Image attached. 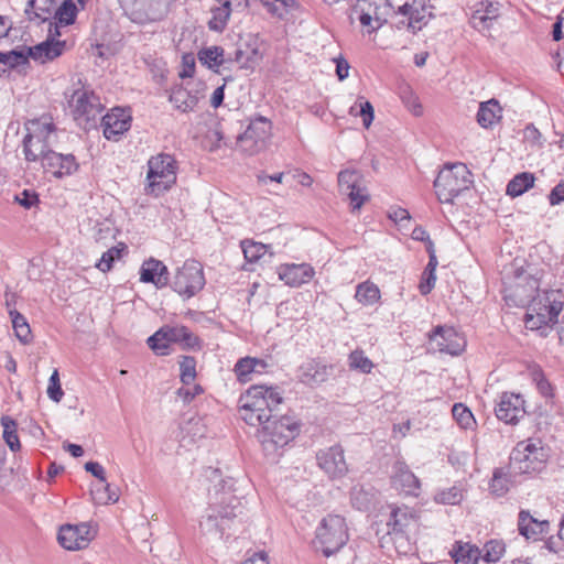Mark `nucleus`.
Listing matches in <instances>:
<instances>
[{
	"mask_svg": "<svg viewBox=\"0 0 564 564\" xmlns=\"http://www.w3.org/2000/svg\"><path fill=\"white\" fill-rule=\"evenodd\" d=\"M240 514H242L240 500L236 496L223 497L219 506L212 508L210 512L203 518L200 529L204 532H215L223 536L230 528L229 522Z\"/></svg>",
	"mask_w": 564,
	"mask_h": 564,
	"instance_id": "8",
	"label": "nucleus"
},
{
	"mask_svg": "<svg viewBox=\"0 0 564 564\" xmlns=\"http://www.w3.org/2000/svg\"><path fill=\"white\" fill-rule=\"evenodd\" d=\"M549 459V448L540 438L518 442L509 457L510 470L519 476L541 473Z\"/></svg>",
	"mask_w": 564,
	"mask_h": 564,
	"instance_id": "3",
	"label": "nucleus"
},
{
	"mask_svg": "<svg viewBox=\"0 0 564 564\" xmlns=\"http://www.w3.org/2000/svg\"><path fill=\"white\" fill-rule=\"evenodd\" d=\"M473 184V174L464 163L446 164L434 181L437 199L442 204H452L454 198Z\"/></svg>",
	"mask_w": 564,
	"mask_h": 564,
	"instance_id": "4",
	"label": "nucleus"
},
{
	"mask_svg": "<svg viewBox=\"0 0 564 564\" xmlns=\"http://www.w3.org/2000/svg\"><path fill=\"white\" fill-rule=\"evenodd\" d=\"M355 297L364 305H373L380 299V290L375 283L366 281L357 285Z\"/></svg>",
	"mask_w": 564,
	"mask_h": 564,
	"instance_id": "36",
	"label": "nucleus"
},
{
	"mask_svg": "<svg viewBox=\"0 0 564 564\" xmlns=\"http://www.w3.org/2000/svg\"><path fill=\"white\" fill-rule=\"evenodd\" d=\"M177 170L173 155L160 153L151 156L148 161L145 194L159 197L170 191L176 184Z\"/></svg>",
	"mask_w": 564,
	"mask_h": 564,
	"instance_id": "5",
	"label": "nucleus"
},
{
	"mask_svg": "<svg viewBox=\"0 0 564 564\" xmlns=\"http://www.w3.org/2000/svg\"><path fill=\"white\" fill-rule=\"evenodd\" d=\"M28 133L23 138V153L29 162L42 161L51 151L50 138L55 128L51 122L32 120L26 124Z\"/></svg>",
	"mask_w": 564,
	"mask_h": 564,
	"instance_id": "7",
	"label": "nucleus"
},
{
	"mask_svg": "<svg viewBox=\"0 0 564 564\" xmlns=\"http://www.w3.org/2000/svg\"><path fill=\"white\" fill-rule=\"evenodd\" d=\"M391 484L394 489L404 495L419 496L420 480L402 460H397L392 466Z\"/></svg>",
	"mask_w": 564,
	"mask_h": 564,
	"instance_id": "20",
	"label": "nucleus"
},
{
	"mask_svg": "<svg viewBox=\"0 0 564 564\" xmlns=\"http://www.w3.org/2000/svg\"><path fill=\"white\" fill-rule=\"evenodd\" d=\"M463 499V491L457 486L443 489L435 495V501L443 505H457Z\"/></svg>",
	"mask_w": 564,
	"mask_h": 564,
	"instance_id": "52",
	"label": "nucleus"
},
{
	"mask_svg": "<svg viewBox=\"0 0 564 564\" xmlns=\"http://www.w3.org/2000/svg\"><path fill=\"white\" fill-rule=\"evenodd\" d=\"M15 200L26 209L32 208L40 202L36 192L31 189H23L20 194L15 195Z\"/></svg>",
	"mask_w": 564,
	"mask_h": 564,
	"instance_id": "60",
	"label": "nucleus"
},
{
	"mask_svg": "<svg viewBox=\"0 0 564 564\" xmlns=\"http://www.w3.org/2000/svg\"><path fill=\"white\" fill-rule=\"evenodd\" d=\"M197 58L203 66L215 73H219V67L228 62L225 57V50L218 45L200 48L197 53Z\"/></svg>",
	"mask_w": 564,
	"mask_h": 564,
	"instance_id": "29",
	"label": "nucleus"
},
{
	"mask_svg": "<svg viewBox=\"0 0 564 564\" xmlns=\"http://www.w3.org/2000/svg\"><path fill=\"white\" fill-rule=\"evenodd\" d=\"M402 101L405 107L416 117L423 113V108L419 97L410 89L406 88L401 95Z\"/></svg>",
	"mask_w": 564,
	"mask_h": 564,
	"instance_id": "56",
	"label": "nucleus"
},
{
	"mask_svg": "<svg viewBox=\"0 0 564 564\" xmlns=\"http://www.w3.org/2000/svg\"><path fill=\"white\" fill-rule=\"evenodd\" d=\"M317 464L328 477L341 478L348 471L345 460L344 449L340 445H334L325 449H321L316 454Z\"/></svg>",
	"mask_w": 564,
	"mask_h": 564,
	"instance_id": "14",
	"label": "nucleus"
},
{
	"mask_svg": "<svg viewBox=\"0 0 564 564\" xmlns=\"http://www.w3.org/2000/svg\"><path fill=\"white\" fill-rule=\"evenodd\" d=\"M432 7H429L425 0H411L400 6L398 13L408 18V26L413 33L422 30V28L432 18Z\"/></svg>",
	"mask_w": 564,
	"mask_h": 564,
	"instance_id": "21",
	"label": "nucleus"
},
{
	"mask_svg": "<svg viewBox=\"0 0 564 564\" xmlns=\"http://www.w3.org/2000/svg\"><path fill=\"white\" fill-rule=\"evenodd\" d=\"M535 177L530 172H522L513 176L507 184L506 193L511 197H518L533 187Z\"/></svg>",
	"mask_w": 564,
	"mask_h": 564,
	"instance_id": "33",
	"label": "nucleus"
},
{
	"mask_svg": "<svg viewBox=\"0 0 564 564\" xmlns=\"http://www.w3.org/2000/svg\"><path fill=\"white\" fill-rule=\"evenodd\" d=\"M169 329V325H163L160 327L153 335H151L147 343L148 346L154 351L156 356H167L170 355V345L172 341L166 338V336H160V333H164Z\"/></svg>",
	"mask_w": 564,
	"mask_h": 564,
	"instance_id": "39",
	"label": "nucleus"
},
{
	"mask_svg": "<svg viewBox=\"0 0 564 564\" xmlns=\"http://www.w3.org/2000/svg\"><path fill=\"white\" fill-rule=\"evenodd\" d=\"M453 419L464 430H473L476 420L473 412L463 403H455L452 409Z\"/></svg>",
	"mask_w": 564,
	"mask_h": 564,
	"instance_id": "42",
	"label": "nucleus"
},
{
	"mask_svg": "<svg viewBox=\"0 0 564 564\" xmlns=\"http://www.w3.org/2000/svg\"><path fill=\"white\" fill-rule=\"evenodd\" d=\"M294 0H261V3L268 9L269 12L276 15H282L285 8L290 7Z\"/></svg>",
	"mask_w": 564,
	"mask_h": 564,
	"instance_id": "62",
	"label": "nucleus"
},
{
	"mask_svg": "<svg viewBox=\"0 0 564 564\" xmlns=\"http://www.w3.org/2000/svg\"><path fill=\"white\" fill-rule=\"evenodd\" d=\"M196 365L197 361L195 357L183 355L178 359V366H180V380L183 384H191L194 382L197 372H196Z\"/></svg>",
	"mask_w": 564,
	"mask_h": 564,
	"instance_id": "40",
	"label": "nucleus"
},
{
	"mask_svg": "<svg viewBox=\"0 0 564 564\" xmlns=\"http://www.w3.org/2000/svg\"><path fill=\"white\" fill-rule=\"evenodd\" d=\"M10 317L17 338L24 345L29 344L32 334L26 318L18 311H10Z\"/></svg>",
	"mask_w": 564,
	"mask_h": 564,
	"instance_id": "37",
	"label": "nucleus"
},
{
	"mask_svg": "<svg viewBox=\"0 0 564 564\" xmlns=\"http://www.w3.org/2000/svg\"><path fill=\"white\" fill-rule=\"evenodd\" d=\"M121 251L122 249H119L118 247H112L108 249L106 252L102 253L96 267L101 272L109 271L112 268L115 260L120 258Z\"/></svg>",
	"mask_w": 564,
	"mask_h": 564,
	"instance_id": "57",
	"label": "nucleus"
},
{
	"mask_svg": "<svg viewBox=\"0 0 564 564\" xmlns=\"http://www.w3.org/2000/svg\"><path fill=\"white\" fill-rule=\"evenodd\" d=\"M455 564H477L481 557V550L468 542H455L451 552Z\"/></svg>",
	"mask_w": 564,
	"mask_h": 564,
	"instance_id": "30",
	"label": "nucleus"
},
{
	"mask_svg": "<svg viewBox=\"0 0 564 564\" xmlns=\"http://www.w3.org/2000/svg\"><path fill=\"white\" fill-rule=\"evenodd\" d=\"M257 364H259L258 358H240L234 367V372L237 377V380L241 383H247L251 381V375L254 372V365Z\"/></svg>",
	"mask_w": 564,
	"mask_h": 564,
	"instance_id": "41",
	"label": "nucleus"
},
{
	"mask_svg": "<svg viewBox=\"0 0 564 564\" xmlns=\"http://www.w3.org/2000/svg\"><path fill=\"white\" fill-rule=\"evenodd\" d=\"M241 248L245 256V259L249 263H254L259 259H261L267 252V246L260 242H254L251 240L241 241Z\"/></svg>",
	"mask_w": 564,
	"mask_h": 564,
	"instance_id": "48",
	"label": "nucleus"
},
{
	"mask_svg": "<svg viewBox=\"0 0 564 564\" xmlns=\"http://www.w3.org/2000/svg\"><path fill=\"white\" fill-rule=\"evenodd\" d=\"M94 496V500L100 505L115 503L119 499L118 490L115 487H111L107 480L105 482H100V487H97L91 490Z\"/></svg>",
	"mask_w": 564,
	"mask_h": 564,
	"instance_id": "45",
	"label": "nucleus"
},
{
	"mask_svg": "<svg viewBox=\"0 0 564 564\" xmlns=\"http://www.w3.org/2000/svg\"><path fill=\"white\" fill-rule=\"evenodd\" d=\"M524 324L528 329L538 330L549 324H552L550 315H543L541 313H534L529 311L525 314Z\"/></svg>",
	"mask_w": 564,
	"mask_h": 564,
	"instance_id": "53",
	"label": "nucleus"
},
{
	"mask_svg": "<svg viewBox=\"0 0 564 564\" xmlns=\"http://www.w3.org/2000/svg\"><path fill=\"white\" fill-rule=\"evenodd\" d=\"M26 48L29 58L44 64L61 56L66 50V42L62 40L46 39L44 42Z\"/></svg>",
	"mask_w": 564,
	"mask_h": 564,
	"instance_id": "25",
	"label": "nucleus"
},
{
	"mask_svg": "<svg viewBox=\"0 0 564 564\" xmlns=\"http://www.w3.org/2000/svg\"><path fill=\"white\" fill-rule=\"evenodd\" d=\"M348 364L350 369L361 373H370L373 368V362L359 349L349 354Z\"/></svg>",
	"mask_w": 564,
	"mask_h": 564,
	"instance_id": "46",
	"label": "nucleus"
},
{
	"mask_svg": "<svg viewBox=\"0 0 564 564\" xmlns=\"http://www.w3.org/2000/svg\"><path fill=\"white\" fill-rule=\"evenodd\" d=\"M130 109L115 107L101 120L102 133L107 140L118 141L131 127Z\"/></svg>",
	"mask_w": 564,
	"mask_h": 564,
	"instance_id": "15",
	"label": "nucleus"
},
{
	"mask_svg": "<svg viewBox=\"0 0 564 564\" xmlns=\"http://www.w3.org/2000/svg\"><path fill=\"white\" fill-rule=\"evenodd\" d=\"M518 477L520 476L513 474L509 465L507 467L496 468L489 485L490 492L496 497L505 496L512 486L520 481Z\"/></svg>",
	"mask_w": 564,
	"mask_h": 564,
	"instance_id": "27",
	"label": "nucleus"
},
{
	"mask_svg": "<svg viewBox=\"0 0 564 564\" xmlns=\"http://www.w3.org/2000/svg\"><path fill=\"white\" fill-rule=\"evenodd\" d=\"M278 275L286 285L299 288L314 278L315 270L308 263H285L278 268Z\"/></svg>",
	"mask_w": 564,
	"mask_h": 564,
	"instance_id": "22",
	"label": "nucleus"
},
{
	"mask_svg": "<svg viewBox=\"0 0 564 564\" xmlns=\"http://www.w3.org/2000/svg\"><path fill=\"white\" fill-rule=\"evenodd\" d=\"M525 280L531 291L527 297H532L529 305V311L546 315V312L549 313V307L547 303L544 302L543 292H539V281L532 276L525 278Z\"/></svg>",
	"mask_w": 564,
	"mask_h": 564,
	"instance_id": "35",
	"label": "nucleus"
},
{
	"mask_svg": "<svg viewBox=\"0 0 564 564\" xmlns=\"http://www.w3.org/2000/svg\"><path fill=\"white\" fill-rule=\"evenodd\" d=\"M55 0H30L25 12L30 20L48 21L54 10Z\"/></svg>",
	"mask_w": 564,
	"mask_h": 564,
	"instance_id": "34",
	"label": "nucleus"
},
{
	"mask_svg": "<svg viewBox=\"0 0 564 564\" xmlns=\"http://www.w3.org/2000/svg\"><path fill=\"white\" fill-rule=\"evenodd\" d=\"M498 17L499 3L489 0H482L474 6L469 23L474 29L484 31L488 30L492 21L497 20Z\"/></svg>",
	"mask_w": 564,
	"mask_h": 564,
	"instance_id": "24",
	"label": "nucleus"
},
{
	"mask_svg": "<svg viewBox=\"0 0 564 564\" xmlns=\"http://www.w3.org/2000/svg\"><path fill=\"white\" fill-rule=\"evenodd\" d=\"M330 369L327 365L311 359L300 367L299 378L301 382L308 386L319 384L327 380Z\"/></svg>",
	"mask_w": 564,
	"mask_h": 564,
	"instance_id": "26",
	"label": "nucleus"
},
{
	"mask_svg": "<svg viewBox=\"0 0 564 564\" xmlns=\"http://www.w3.org/2000/svg\"><path fill=\"white\" fill-rule=\"evenodd\" d=\"M74 87L68 99V106L74 118L86 122L95 120L104 109L99 97L89 85L83 84L80 78L74 84Z\"/></svg>",
	"mask_w": 564,
	"mask_h": 564,
	"instance_id": "9",
	"label": "nucleus"
},
{
	"mask_svg": "<svg viewBox=\"0 0 564 564\" xmlns=\"http://www.w3.org/2000/svg\"><path fill=\"white\" fill-rule=\"evenodd\" d=\"M208 471L210 473L208 477L213 481H218V484L215 486L216 491H221L224 494V497L232 496L231 492L234 491L235 487V479L231 477L227 478H220V470L218 468H208Z\"/></svg>",
	"mask_w": 564,
	"mask_h": 564,
	"instance_id": "51",
	"label": "nucleus"
},
{
	"mask_svg": "<svg viewBox=\"0 0 564 564\" xmlns=\"http://www.w3.org/2000/svg\"><path fill=\"white\" fill-rule=\"evenodd\" d=\"M272 123L262 116L252 119L242 134L238 137L241 150L250 155L265 148L271 138Z\"/></svg>",
	"mask_w": 564,
	"mask_h": 564,
	"instance_id": "11",
	"label": "nucleus"
},
{
	"mask_svg": "<svg viewBox=\"0 0 564 564\" xmlns=\"http://www.w3.org/2000/svg\"><path fill=\"white\" fill-rule=\"evenodd\" d=\"M436 274L435 272L424 271L422 281L420 282L419 289L422 295H427L435 286Z\"/></svg>",
	"mask_w": 564,
	"mask_h": 564,
	"instance_id": "64",
	"label": "nucleus"
},
{
	"mask_svg": "<svg viewBox=\"0 0 564 564\" xmlns=\"http://www.w3.org/2000/svg\"><path fill=\"white\" fill-rule=\"evenodd\" d=\"M77 11V7L73 0H64L58 9L55 10L53 18L61 25H70L76 20Z\"/></svg>",
	"mask_w": 564,
	"mask_h": 564,
	"instance_id": "43",
	"label": "nucleus"
},
{
	"mask_svg": "<svg viewBox=\"0 0 564 564\" xmlns=\"http://www.w3.org/2000/svg\"><path fill=\"white\" fill-rule=\"evenodd\" d=\"M525 401L519 393L502 392L495 408L497 419L506 424L516 425L524 417Z\"/></svg>",
	"mask_w": 564,
	"mask_h": 564,
	"instance_id": "12",
	"label": "nucleus"
},
{
	"mask_svg": "<svg viewBox=\"0 0 564 564\" xmlns=\"http://www.w3.org/2000/svg\"><path fill=\"white\" fill-rule=\"evenodd\" d=\"M140 281L152 283L156 289H163L170 282L169 269L162 261L150 258L140 268Z\"/></svg>",
	"mask_w": 564,
	"mask_h": 564,
	"instance_id": "23",
	"label": "nucleus"
},
{
	"mask_svg": "<svg viewBox=\"0 0 564 564\" xmlns=\"http://www.w3.org/2000/svg\"><path fill=\"white\" fill-rule=\"evenodd\" d=\"M91 539V528L87 523L62 525L57 535L59 544L69 551L85 549Z\"/></svg>",
	"mask_w": 564,
	"mask_h": 564,
	"instance_id": "16",
	"label": "nucleus"
},
{
	"mask_svg": "<svg viewBox=\"0 0 564 564\" xmlns=\"http://www.w3.org/2000/svg\"><path fill=\"white\" fill-rule=\"evenodd\" d=\"M360 174L357 171H340L338 174L339 191H348L352 186H357L360 183Z\"/></svg>",
	"mask_w": 564,
	"mask_h": 564,
	"instance_id": "54",
	"label": "nucleus"
},
{
	"mask_svg": "<svg viewBox=\"0 0 564 564\" xmlns=\"http://www.w3.org/2000/svg\"><path fill=\"white\" fill-rule=\"evenodd\" d=\"M195 74V57L193 54L187 53L182 56V70L178 76L184 78H192Z\"/></svg>",
	"mask_w": 564,
	"mask_h": 564,
	"instance_id": "61",
	"label": "nucleus"
},
{
	"mask_svg": "<svg viewBox=\"0 0 564 564\" xmlns=\"http://www.w3.org/2000/svg\"><path fill=\"white\" fill-rule=\"evenodd\" d=\"M46 173L54 177L62 178L78 170V163L73 154H62L51 150L41 161Z\"/></svg>",
	"mask_w": 564,
	"mask_h": 564,
	"instance_id": "18",
	"label": "nucleus"
},
{
	"mask_svg": "<svg viewBox=\"0 0 564 564\" xmlns=\"http://www.w3.org/2000/svg\"><path fill=\"white\" fill-rule=\"evenodd\" d=\"M505 553V543L499 540L488 541L481 551V557L487 563L498 562Z\"/></svg>",
	"mask_w": 564,
	"mask_h": 564,
	"instance_id": "47",
	"label": "nucleus"
},
{
	"mask_svg": "<svg viewBox=\"0 0 564 564\" xmlns=\"http://www.w3.org/2000/svg\"><path fill=\"white\" fill-rule=\"evenodd\" d=\"M358 21L364 28H366V32L368 34L378 31L382 26V21L380 18H373L370 12H366L364 10L360 11Z\"/></svg>",
	"mask_w": 564,
	"mask_h": 564,
	"instance_id": "58",
	"label": "nucleus"
},
{
	"mask_svg": "<svg viewBox=\"0 0 564 564\" xmlns=\"http://www.w3.org/2000/svg\"><path fill=\"white\" fill-rule=\"evenodd\" d=\"M29 62L28 48L12 50L7 53L0 52V64L14 68L20 65H25Z\"/></svg>",
	"mask_w": 564,
	"mask_h": 564,
	"instance_id": "49",
	"label": "nucleus"
},
{
	"mask_svg": "<svg viewBox=\"0 0 564 564\" xmlns=\"http://www.w3.org/2000/svg\"><path fill=\"white\" fill-rule=\"evenodd\" d=\"M340 194L346 195L350 200L351 210H358L368 200L369 195L365 187L359 184L352 186L348 191H343Z\"/></svg>",
	"mask_w": 564,
	"mask_h": 564,
	"instance_id": "50",
	"label": "nucleus"
},
{
	"mask_svg": "<svg viewBox=\"0 0 564 564\" xmlns=\"http://www.w3.org/2000/svg\"><path fill=\"white\" fill-rule=\"evenodd\" d=\"M283 398L278 387L254 384L238 400V413L248 425L258 426L257 438L265 455H276L300 433V423L292 415L278 416Z\"/></svg>",
	"mask_w": 564,
	"mask_h": 564,
	"instance_id": "1",
	"label": "nucleus"
},
{
	"mask_svg": "<svg viewBox=\"0 0 564 564\" xmlns=\"http://www.w3.org/2000/svg\"><path fill=\"white\" fill-rule=\"evenodd\" d=\"M518 531L525 540L536 542L550 533L551 523L549 520L538 519L529 510L522 509L518 514Z\"/></svg>",
	"mask_w": 564,
	"mask_h": 564,
	"instance_id": "17",
	"label": "nucleus"
},
{
	"mask_svg": "<svg viewBox=\"0 0 564 564\" xmlns=\"http://www.w3.org/2000/svg\"><path fill=\"white\" fill-rule=\"evenodd\" d=\"M501 107L496 99L481 102L477 111V122L480 127L491 128L501 118Z\"/></svg>",
	"mask_w": 564,
	"mask_h": 564,
	"instance_id": "31",
	"label": "nucleus"
},
{
	"mask_svg": "<svg viewBox=\"0 0 564 564\" xmlns=\"http://www.w3.org/2000/svg\"><path fill=\"white\" fill-rule=\"evenodd\" d=\"M544 302L547 303L549 313L552 324L557 322V317L563 310V294L558 290L543 291Z\"/></svg>",
	"mask_w": 564,
	"mask_h": 564,
	"instance_id": "38",
	"label": "nucleus"
},
{
	"mask_svg": "<svg viewBox=\"0 0 564 564\" xmlns=\"http://www.w3.org/2000/svg\"><path fill=\"white\" fill-rule=\"evenodd\" d=\"M359 116L362 119V123L365 128H369L375 118V110L370 101L366 100L364 97H359Z\"/></svg>",
	"mask_w": 564,
	"mask_h": 564,
	"instance_id": "59",
	"label": "nucleus"
},
{
	"mask_svg": "<svg viewBox=\"0 0 564 564\" xmlns=\"http://www.w3.org/2000/svg\"><path fill=\"white\" fill-rule=\"evenodd\" d=\"M348 528L344 517L328 514L316 529L314 545L323 555L329 557L338 552L348 541Z\"/></svg>",
	"mask_w": 564,
	"mask_h": 564,
	"instance_id": "6",
	"label": "nucleus"
},
{
	"mask_svg": "<svg viewBox=\"0 0 564 564\" xmlns=\"http://www.w3.org/2000/svg\"><path fill=\"white\" fill-rule=\"evenodd\" d=\"M205 285V276L203 265L196 260H186L184 264L177 269L172 289L178 293L184 300L196 295Z\"/></svg>",
	"mask_w": 564,
	"mask_h": 564,
	"instance_id": "10",
	"label": "nucleus"
},
{
	"mask_svg": "<svg viewBox=\"0 0 564 564\" xmlns=\"http://www.w3.org/2000/svg\"><path fill=\"white\" fill-rule=\"evenodd\" d=\"M170 102L182 112H188L195 109L198 104V91L188 90L185 87H174L169 97Z\"/></svg>",
	"mask_w": 564,
	"mask_h": 564,
	"instance_id": "28",
	"label": "nucleus"
},
{
	"mask_svg": "<svg viewBox=\"0 0 564 564\" xmlns=\"http://www.w3.org/2000/svg\"><path fill=\"white\" fill-rule=\"evenodd\" d=\"M219 3V7L212 9L213 18L208 22L209 29L216 32L225 30L232 6H238L237 1L231 0L221 1Z\"/></svg>",
	"mask_w": 564,
	"mask_h": 564,
	"instance_id": "32",
	"label": "nucleus"
},
{
	"mask_svg": "<svg viewBox=\"0 0 564 564\" xmlns=\"http://www.w3.org/2000/svg\"><path fill=\"white\" fill-rule=\"evenodd\" d=\"M162 336H166L172 344L178 345L185 351L198 352L204 348V340L182 324L169 325V329L162 332Z\"/></svg>",
	"mask_w": 564,
	"mask_h": 564,
	"instance_id": "19",
	"label": "nucleus"
},
{
	"mask_svg": "<svg viewBox=\"0 0 564 564\" xmlns=\"http://www.w3.org/2000/svg\"><path fill=\"white\" fill-rule=\"evenodd\" d=\"M419 527V514L414 509L408 506H390L387 538L397 553L409 555L415 552Z\"/></svg>",
	"mask_w": 564,
	"mask_h": 564,
	"instance_id": "2",
	"label": "nucleus"
},
{
	"mask_svg": "<svg viewBox=\"0 0 564 564\" xmlns=\"http://www.w3.org/2000/svg\"><path fill=\"white\" fill-rule=\"evenodd\" d=\"M533 380L535 381L536 388L542 395L552 397V386L541 370L533 373Z\"/></svg>",
	"mask_w": 564,
	"mask_h": 564,
	"instance_id": "63",
	"label": "nucleus"
},
{
	"mask_svg": "<svg viewBox=\"0 0 564 564\" xmlns=\"http://www.w3.org/2000/svg\"><path fill=\"white\" fill-rule=\"evenodd\" d=\"M429 339L436 345L438 351L452 356L460 355L466 346L465 338L452 326H436L429 334Z\"/></svg>",
	"mask_w": 564,
	"mask_h": 564,
	"instance_id": "13",
	"label": "nucleus"
},
{
	"mask_svg": "<svg viewBox=\"0 0 564 564\" xmlns=\"http://www.w3.org/2000/svg\"><path fill=\"white\" fill-rule=\"evenodd\" d=\"M1 425L3 427V438L12 452L20 449V441L17 433V423L10 416L1 417Z\"/></svg>",
	"mask_w": 564,
	"mask_h": 564,
	"instance_id": "44",
	"label": "nucleus"
},
{
	"mask_svg": "<svg viewBox=\"0 0 564 564\" xmlns=\"http://www.w3.org/2000/svg\"><path fill=\"white\" fill-rule=\"evenodd\" d=\"M47 395L54 402H59L64 397V391L59 381V373L57 369H54L48 380Z\"/></svg>",
	"mask_w": 564,
	"mask_h": 564,
	"instance_id": "55",
	"label": "nucleus"
}]
</instances>
